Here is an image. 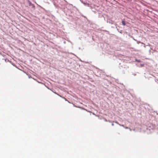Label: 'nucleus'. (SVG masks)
Returning a JSON list of instances; mask_svg holds the SVG:
<instances>
[{
    "label": "nucleus",
    "mask_w": 158,
    "mask_h": 158,
    "mask_svg": "<svg viewBox=\"0 0 158 158\" xmlns=\"http://www.w3.org/2000/svg\"><path fill=\"white\" fill-rule=\"evenodd\" d=\"M122 23L123 26H125L126 25L125 22L124 20H123L122 21Z\"/></svg>",
    "instance_id": "1"
},
{
    "label": "nucleus",
    "mask_w": 158,
    "mask_h": 158,
    "mask_svg": "<svg viewBox=\"0 0 158 158\" xmlns=\"http://www.w3.org/2000/svg\"><path fill=\"white\" fill-rule=\"evenodd\" d=\"M136 75V74H134V76H135Z\"/></svg>",
    "instance_id": "2"
}]
</instances>
